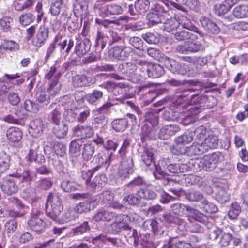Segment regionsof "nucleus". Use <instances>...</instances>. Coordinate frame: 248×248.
Wrapping results in <instances>:
<instances>
[{"instance_id":"nucleus-37","label":"nucleus","mask_w":248,"mask_h":248,"mask_svg":"<svg viewBox=\"0 0 248 248\" xmlns=\"http://www.w3.org/2000/svg\"><path fill=\"white\" fill-rule=\"evenodd\" d=\"M217 104V100L216 98L213 96H210L209 97H206L205 96V99L204 100H202V105L193 107L190 109H193L194 110H197L198 109H204L206 108H213L214 106L216 105Z\"/></svg>"},{"instance_id":"nucleus-4","label":"nucleus","mask_w":248,"mask_h":248,"mask_svg":"<svg viewBox=\"0 0 248 248\" xmlns=\"http://www.w3.org/2000/svg\"><path fill=\"white\" fill-rule=\"evenodd\" d=\"M49 204L51 210L47 213V215L53 220H55L63 211L62 201L58 194L52 193L49 194L46 206Z\"/></svg>"},{"instance_id":"nucleus-25","label":"nucleus","mask_w":248,"mask_h":248,"mask_svg":"<svg viewBox=\"0 0 248 248\" xmlns=\"http://www.w3.org/2000/svg\"><path fill=\"white\" fill-rule=\"evenodd\" d=\"M179 185V183L173 179L169 178L164 179L163 185L167 186L169 188V190L176 197H180L182 193L184 192L182 189H177Z\"/></svg>"},{"instance_id":"nucleus-62","label":"nucleus","mask_w":248,"mask_h":248,"mask_svg":"<svg viewBox=\"0 0 248 248\" xmlns=\"http://www.w3.org/2000/svg\"><path fill=\"white\" fill-rule=\"evenodd\" d=\"M108 120V118L104 115H100L93 118L92 123L94 125V127H102L107 124Z\"/></svg>"},{"instance_id":"nucleus-10","label":"nucleus","mask_w":248,"mask_h":248,"mask_svg":"<svg viewBox=\"0 0 248 248\" xmlns=\"http://www.w3.org/2000/svg\"><path fill=\"white\" fill-rule=\"evenodd\" d=\"M163 62L164 63L166 68L174 74L184 75L186 73V68L174 59L166 56L164 58Z\"/></svg>"},{"instance_id":"nucleus-32","label":"nucleus","mask_w":248,"mask_h":248,"mask_svg":"<svg viewBox=\"0 0 248 248\" xmlns=\"http://www.w3.org/2000/svg\"><path fill=\"white\" fill-rule=\"evenodd\" d=\"M68 130L67 125L62 122L54 124L52 131L56 137L61 139L63 138L67 135Z\"/></svg>"},{"instance_id":"nucleus-12","label":"nucleus","mask_w":248,"mask_h":248,"mask_svg":"<svg viewBox=\"0 0 248 248\" xmlns=\"http://www.w3.org/2000/svg\"><path fill=\"white\" fill-rule=\"evenodd\" d=\"M73 135L80 140L90 138L94 135L93 128L88 125H78L73 128Z\"/></svg>"},{"instance_id":"nucleus-61","label":"nucleus","mask_w":248,"mask_h":248,"mask_svg":"<svg viewBox=\"0 0 248 248\" xmlns=\"http://www.w3.org/2000/svg\"><path fill=\"white\" fill-rule=\"evenodd\" d=\"M19 180L23 184V186L31 187V176L30 170L24 171L21 175H19Z\"/></svg>"},{"instance_id":"nucleus-11","label":"nucleus","mask_w":248,"mask_h":248,"mask_svg":"<svg viewBox=\"0 0 248 248\" xmlns=\"http://www.w3.org/2000/svg\"><path fill=\"white\" fill-rule=\"evenodd\" d=\"M2 191L5 194L10 195L16 193L18 186L16 181L11 176L5 177L0 184Z\"/></svg>"},{"instance_id":"nucleus-40","label":"nucleus","mask_w":248,"mask_h":248,"mask_svg":"<svg viewBox=\"0 0 248 248\" xmlns=\"http://www.w3.org/2000/svg\"><path fill=\"white\" fill-rule=\"evenodd\" d=\"M193 133H194L196 135L195 139V142L202 143L204 142V139H206L207 138V130L206 128L203 126H201L196 128Z\"/></svg>"},{"instance_id":"nucleus-57","label":"nucleus","mask_w":248,"mask_h":248,"mask_svg":"<svg viewBox=\"0 0 248 248\" xmlns=\"http://www.w3.org/2000/svg\"><path fill=\"white\" fill-rule=\"evenodd\" d=\"M32 130H33L32 136L35 137H39L43 131V124L40 119H36L34 120Z\"/></svg>"},{"instance_id":"nucleus-54","label":"nucleus","mask_w":248,"mask_h":248,"mask_svg":"<svg viewBox=\"0 0 248 248\" xmlns=\"http://www.w3.org/2000/svg\"><path fill=\"white\" fill-rule=\"evenodd\" d=\"M141 159L146 166L151 165L154 160L152 150L149 148L145 149L141 155Z\"/></svg>"},{"instance_id":"nucleus-35","label":"nucleus","mask_w":248,"mask_h":248,"mask_svg":"<svg viewBox=\"0 0 248 248\" xmlns=\"http://www.w3.org/2000/svg\"><path fill=\"white\" fill-rule=\"evenodd\" d=\"M45 229V223L37 215H32V231L37 234L41 233Z\"/></svg>"},{"instance_id":"nucleus-46","label":"nucleus","mask_w":248,"mask_h":248,"mask_svg":"<svg viewBox=\"0 0 248 248\" xmlns=\"http://www.w3.org/2000/svg\"><path fill=\"white\" fill-rule=\"evenodd\" d=\"M78 122H85L90 115V109L87 107H80L77 109Z\"/></svg>"},{"instance_id":"nucleus-41","label":"nucleus","mask_w":248,"mask_h":248,"mask_svg":"<svg viewBox=\"0 0 248 248\" xmlns=\"http://www.w3.org/2000/svg\"><path fill=\"white\" fill-rule=\"evenodd\" d=\"M107 181V178L105 174H99L93 179L92 183L90 184V186L93 189L102 187L105 186Z\"/></svg>"},{"instance_id":"nucleus-1","label":"nucleus","mask_w":248,"mask_h":248,"mask_svg":"<svg viewBox=\"0 0 248 248\" xmlns=\"http://www.w3.org/2000/svg\"><path fill=\"white\" fill-rule=\"evenodd\" d=\"M164 24L165 28L168 32H171L177 30L180 26L184 29H191L195 33L199 35L201 38L203 37V34L199 31L197 27L193 26L190 20L185 16H175L170 19H166Z\"/></svg>"},{"instance_id":"nucleus-48","label":"nucleus","mask_w":248,"mask_h":248,"mask_svg":"<svg viewBox=\"0 0 248 248\" xmlns=\"http://www.w3.org/2000/svg\"><path fill=\"white\" fill-rule=\"evenodd\" d=\"M189 205L181 204L179 203H174L170 206L171 212L175 215L178 216H182L183 214L186 213L185 211H187Z\"/></svg>"},{"instance_id":"nucleus-20","label":"nucleus","mask_w":248,"mask_h":248,"mask_svg":"<svg viewBox=\"0 0 248 248\" xmlns=\"http://www.w3.org/2000/svg\"><path fill=\"white\" fill-rule=\"evenodd\" d=\"M194 32L191 29H186L179 31L174 34V38L178 41H185L187 40H194L197 39L198 37L197 34L193 33Z\"/></svg>"},{"instance_id":"nucleus-15","label":"nucleus","mask_w":248,"mask_h":248,"mask_svg":"<svg viewBox=\"0 0 248 248\" xmlns=\"http://www.w3.org/2000/svg\"><path fill=\"white\" fill-rule=\"evenodd\" d=\"M114 58L119 60H125L130 55V51L126 46H114L109 51Z\"/></svg>"},{"instance_id":"nucleus-3","label":"nucleus","mask_w":248,"mask_h":248,"mask_svg":"<svg viewBox=\"0 0 248 248\" xmlns=\"http://www.w3.org/2000/svg\"><path fill=\"white\" fill-rule=\"evenodd\" d=\"M62 74L58 71L56 66L51 67L49 71L45 75V79L49 81V87L47 90L51 95L59 93L61 89V84L59 82V78Z\"/></svg>"},{"instance_id":"nucleus-33","label":"nucleus","mask_w":248,"mask_h":248,"mask_svg":"<svg viewBox=\"0 0 248 248\" xmlns=\"http://www.w3.org/2000/svg\"><path fill=\"white\" fill-rule=\"evenodd\" d=\"M72 83L75 87L88 86L90 85L89 78L85 75H77L73 77Z\"/></svg>"},{"instance_id":"nucleus-36","label":"nucleus","mask_w":248,"mask_h":248,"mask_svg":"<svg viewBox=\"0 0 248 248\" xmlns=\"http://www.w3.org/2000/svg\"><path fill=\"white\" fill-rule=\"evenodd\" d=\"M108 43V37L102 34L101 32H98L95 39V47L99 52L102 51L107 43Z\"/></svg>"},{"instance_id":"nucleus-30","label":"nucleus","mask_w":248,"mask_h":248,"mask_svg":"<svg viewBox=\"0 0 248 248\" xmlns=\"http://www.w3.org/2000/svg\"><path fill=\"white\" fill-rule=\"evenodd\" d=\"M61 188L65 192H70L79 189L81 185L73 180H64L61 183Z\"/></svg>"},{"instance_id":"nucleus-24","label":"nucleus","mask_w":248,"mask_h":248,"mask_svg":"<svg viewBox=\"0 0 248 248\" xmlns=\"http://www.w3.org/2000/svg\"><path fill=\"white\" fill-rule=\"evenodd\" d=\"M91 206L93 209L95 207V200L92 197L79 203L77 206L76 210L80 213H86L90 211Z\"/></svg>"},{"instance_id":"nucleus-2","label":"nucleus","mask_w":248,"mask_h":248,"mask_svg":"<svg viewBox=\"0 0 248 248\" xmlns=\"http://www.w3.org/2000/svg\"><path fill=\"white\" fill-rule=\"evenodd\" d=\"M169 10L167 6L157 4L152 7L146 16L147 25L150 26L163 23L166 21L165 15Z\"/></svg>"},{"instance_id":"nucleus-23","label":"nucleus","mask_w":248,"mask_h":248,"mask_svg":"<svg viewBox=\"0 0 248 248\" xmlns=\"http://www.w3.org/2000/svg\"><path fill=\"white\" fill-rule=\"evenodd\" d=\"M6 136L8 140L12 142H17L22 138V132L18 127L12 126L6 132Z\"/></svg>"},{"instance_id":"nucleus-64","label":"nucleus","mask_w":248,"mask_h":248,"mask_svg":"<svg viewBox=\"0 0 248 248\" xmlns=\"http://www.w3.org/2000/svg\"><path fill=\"white\" fill-rule=\"evenodd\" d=\"M129 43L137 49L142 50L143 47V42L139 37L133 36L129 38Z\"/></svg>"},{"instance_id":"nucleus-56","label":"nucleus","mask_w":248,"mask_h":248,"mask_svg":"<svg viewBox=\"0 0 248 248\" xmlns=\"http://www.w3.org/2000/svg\"><path fill=\"white\" fill-rule=\"evenodd\" d=\"M135 3L136 7L139 14L145 13L149 8L150 2L148 0H137Z\"/></svg>"},{"instance_id":"nucleus-7","label":"nucleus","mask_w":248,"mask_h":248,"mask_svg":"<svg viewBox=\"0 0 248 248\" xmlns=\"http://www.w3.org/2000/svg\"><path fill=\"white\" fill-rule=\"evenodd\" d=\"M209 236L211 239L215 240L220 237V239L218 244L221 247H223L229 246L233 239L232 235L231 233L223 232L222 230L217 227H215L211 231Z\"/></svg>"},{"instance_id":"nucleus-27","label":"nucleus","mask_w":248,"mask_h":248,"mask_svg":"<svg viewBox=\"0 0 248 248\" xmlns=\"http://www.w3.org/2000/svg\"><path fill=\"white\" fill-rule=\"evenodd\" d=\"M146 72L149 77L157 78L162 76L165 71L160 65L151 63L146 69Z\"/></svg>"},{"instance_id":"nucleus-39","label":"nucleus","mask_w":248,"mask_h":248,"mask_svg":"<svg viewBox=\"0 0 248 248\" xmlns=\"http://www.w3.org/2000/svg\"><path fill=\"white\" fill-rule=\"evenodd\" d=\"M186 198L190 202L202 201L203 199V194L200 191L195 190H190L185 194Z\"/></svg>"},{"instance_id":"nucleus-28","label":"nucleus","mask_w":248,"mask_h":248,"mask_svg":"<svg viewBox=\"0 0 248 248\" xmlns=\"http://www.w3.org/2000/svg\"><path fill=\"white\" fill-rule=\"evenodd\" d=\"M136 69V65L132 62L123 63L118 67L119 72L129 77L132 76Z\"/></svg>"},{"instance_id":"nucleus-8","label":"nucleus","mask_w":248,"mask_h":248,"mask_svg":"<svg viewBox=\"0 0 248 248\" xmlns=\"http://www.w3.org/2000/svg\"><path fill=\"white\" fill-rule=\"evenodd\" d=\"M134 162L132 158L120 161L119 166L118 174L121 179L129 178L130 174L134 172Z\"/></svg>"},{"instance_id":"nucleus-34","label":"nucleus","mask_w":248,"mask_h":248,"mask_svg":"<svg viewBox=\"0 0 248 248\" xmlns=\"http://www.w3.org/2000/svg\"><path fill=\"white\" fill-rule=\"evenodd\" d=\"M82 144L83 141L78 139L74 140L71 142L69 146V151L71 155L76 157L80 155Z\"/></svg>"},{"instance_id":"nucleus-14","label":"nucleus","mask_w":248,"mask_h":248,"mask_svg":"<svg viewBox=\"0 0 248 248\" xmlns=\"http://www.w3.org/2000/svg\"><path fill=\"white\" fill-rule=\"evenodd\" d=\"M180 130V128L177 124L167 125L160 129L158 132V137L163 140L168 139L175 135Z\"/></svg>"},{"instance_id":"nucleus-51","label":"nucleus","mask_w":248,"mask_h":248,"mask_svg":"<svg viewBox=\"0 0 248 248\" xmlns=\"http://www.w3.org/2000/svg\"><path fill=\"white\" fill-rule=\"evenodd\" d=\"M205 99V96L199 97L195 94H192L191 96V99L189 101L190 105L192 106L189 109L193 112L195 115L199 112V110H194L193 109H190L193 107L199 106L200 105H202V100Z\"/></svg>"},{"instance_id":"nucleus-18","label":"nucleus","mask_w":248,"mask_h":248,"mask_svg":"<svg viewBox=\"0 0 248 248\" xmlns=\"http://www.w3.org/2000/svg\"><path fill=\"white\" fill-rule=\"evenodd\" d=\"M186 215L189 218L203 224L206 223L208 220V217L206 215L189 205L188 208H187Z\"/></svg>"},{"instance_id":"nucleus-59","label":"nucleus","mask_w":248,"mask_h":248,"mask_svg":"<svg viewBox=\"0 0 248 248\" xmlns=\"http://www.w3.org/2000/svg\"><path fill=\"white\" fill-rule=\"evenodd\" d=\"M236 2L237 0H225L219 7V13H226Z\"/></svg>"},{"instance_id":"nucleus-53","label":"nucleus","mask_w":248,"mask_h":248,"mask_svg":"<svg viewBox=\"0 0 248 248\" xmlns=\"http://www.w3.org/2000/svg\"><path fill=\"white\" fill-rule=\"evenodd\" d=\"M142 37L149 44H157L160 41L159 35L156 32H147L142 34Z\"/></svg>"},{"instance_id":"nucleus-38","label":"nucleus","mask_w":248,"mask_h":248,"mask_svg":"<svg viewBox=\"0 0 248 248\" xmlns=\"http://www.w3.org/2000/svg\"><path fill=\"white\" fill-rule=\"evenodd\" d=\"M128 126V121L125 118L115 119L112 122V127L116 132H123Z\"/></svg>"},{"instance_id":"nucleus-29","label":"nucleus","mask_w":248,"mask_h":248,"mask_svg":"<svg viewBox=\"0 0 248 248\" xmlns=\"http://www.w3.org/2000/svg\"><path fill=\"white\" fill-rule=\"evenodd\" d=\"M95 144L92 142H88L84 144L82 148V157L84 160H90L95 152Z\"/></svg>"},{"instance_id":"nucleus-31","label":"nucleus","mask_w":248,"mask_h":248,"mask_svg":"<svg viewBox=\"0 0 248 248\" xmlns=\"http://www.w3.org/2000/svg\"><path fill=\"white\" fill-rule=\"evenodd\" d=\"M174 237L170 238L167 244L161 248H192L191 243L182 241L174 242Z\"/></svg>"},{"instance_id":"nucleus-19","label":"nucleus","mask_w":248,"mask_h":248,"mask_svg":"<svg viewBox=\"0 0 248 248\" xmlns=\"http://www.w3.org/2000/svg\"><path fill=\"white\" fill-rule=\"evenodd\" d=\"M193 133L189 132L188 133L178 136L175 139L176 148H180L181 151L178 154H182L185 152V145L191 142L193 139Z\"/></svg>"},{"instance_id":"nucleus-13","label":"nucleus","mask_w":248,"mask_h":248,"mask_svg":"<svg viewBox=\"0 0 248 248\" xmlns=\"http://www.w3.org/2000/svg\"><path fill=\"white\" fill-rule=\"evenodd\" d=\"M116 217V214L104 208L98 209L93 217V220L96 222H110Z\"/></svg>"},{"instance_id":"nucleus-47","label":"nucleus","mask_w":248,"mask_h":248,"mask_svg":"<svg viewBox=\"0 0 248 248\" xmlns=\"http://www.w3.org/2000/svg\"><path fill=\"white\" fill-rule=\"evenodd\" d=\"M234 16L237 18H243L248 16V6L246 5H240L235 7L233 11Z\"/></svg>"},{"instance_id":"nucleus-49","label":"nucleus","mask_w":248,"mask_h":248,"mask_svg":"<svg viewBox=\"0 0 248 248\" xmlns=\"http://www.w3.org/2000/svg\"><path fill=\"white\" fill-rule=\"evenodd\" d=\"M108 37V45L111 46L116 43L124 42V37L122 34H119L116 32L112 31L109 32Z\"/></svg>"},{"instance_id":"nucleus-26","label":"nucleus","mask_w":248,"mask_h":248,"mask_svg":"<svg viewBox=\"0 0 248 248\" xmlns=\"http://www.w3.org/2000/svg\"><path fill=\"white\" fill-rule=\"evenodd\" d=\"M103 97V91L99 89H94L92 93L85 95L83 99L91 104H95Z\"/></svg>"},{"instance_id":"nucleus-16","label":"nucleus","mask_w":248,"mask_h":248,"mask_svg":"<svg viewBox=\"0 0 248 248\" xmlns=\"http://www.w3.org/2000/svg\"><path fill=\"white\" fill-rule=\"evenodd\" d=\"M156 130L149 122L145 123L141 127V139L142 142L155 139Z\"/></svg>"},{"instance_id":"nucleus-55","label":"nucleus","mask_w":248,"mask_h":248,"mask_svg":"<svg viewBox=\"0 0 248 248\" xmlns=\"http://www.w3.org/2000/svg\"><path fill=\"white\" fill-rule=\"evenodd\" d=\"M147 53L149 56L160 62H163L164 58L166 57L159 50L155 48H149L147 49Z\"/></svg>"},{"instance_id":"nucleus-58","label":"nucleus","mask_w":248,"mask_h":248,"mask_svg":"<svg viewBox=\"0 0 248 248\" xmlns=\"http://www.w3.org/2000/svg\"><path fill=\"white\" fill-rule=\"evenodd\" d=\"M241 211V208L238 203H232L228 214L229 217L232 219H236Z\"/></svg>"},{"instance_id":"nucleus-60","label":"nucleus","mask_w":248,"mask_h":248,"mask_svg":"<svg viewBox=\"0 0 248 248\" xmlns=\"http://www.w3.org/2000/svg\"><path fill=\"white\" fill-rule=\"evenodd\" d=\"M115 86L119 87L121 89L125 88L127 87V84L124 83H119L117 85H115V83L112 81H107L103 83L100 84L99 87L102 89H104L108 91H110L111 90L113 89Z\"/></svg>"},{"instance_id":"nucleus-45","label":"nucleus","mask_w":248,"mask_h":248,"mask_svg":"<svg viewBox=\"0 0 248 248\" xmlns=\"http://www.w3.org/2000/svg\"><path fill=\"white\" fill-rule=\"evenodd\" d=\"M137 194L140 198L146 200H154L157 197L155 192L151 189H141L137 191Z\"/></svg>"},{"instance_id":"nucleus-17","label":"nucleus","mask_w":248,"mask_h":248,"mask_svg":"<svg viewBox=\"0 0 248 248\" xmlns=\"http://www.w3.org/2000/svg\"><path fill=\"white\" fill-rule=\"evenodd\" d=\"M200 23L204 29L208 33L217 34L220 32V28L217 23L206 17H202Z\"/></svg>"},{"instance_id":"nucleus-21","label":"nucleus","mask_w":248,"mask_h":248,"mask_svg":"<svg viewBox=\"0 0 248 248\" xmlns=\"http://www.w3.org/2000/svg\"><path fill=\"white\" fill-rule=\"evenodd\" d=\"M91 42L88 39L78 40L77 41L75 52L79 57L85 55L90 49Z\"/></svg>"},{"instance_id":"nucleus-43","label":"nucleus","mask_w":248,"mask_h":248,"mask_svg":"<svg viewBox=\"0 0 248 248\" xmlns=\"http://www.w3.org/2000/svg\"><path fill=\"white\" fill-rule=\"evenodd\" d=\"M10 158L5 153H0V173L4 172L9 169Z\"/></svg>"},{"instance_id":"nucleus-42","label":"nucleus","mask_w":248,"mask_h":248,"mask_svg":"<svg viewBox=\"0 0 248 248\" xmlns=\"http://www.w3.org/2000/svg\"><path fill=\"white\" fill-rule=\"evenodd\" d=\"M91 230L90 225L87 221L83 222L79 226L72 229V232L75 235H80L89 232Z\"/></svg>"},{"instance_id":"nucleus-9","label":"nucleus","mask_w":248,"mask_h":248,"mask_svg":"<svg viewBox=\"0 0 248 248\" xmlns=\"http://www.w3.org/2000/svg\"><path fill=\"white\" fill-rule=\"evenodd\" d=\"M124 215H116L115 220L110 225L111 232L114 234H120L123 231L130 230L131 228L124 221Z\"/></svg>"},{"instance_id":"nucleus-22","label":"nucleus","mask_w":248,"mask_h":248,"mask_svg":"<svg viewBox=\"0 0 248 248\" xmlns=\"http://www.w3.org/2000/svg\"><path fill=\"white\" fill-rule=\"evenodd\" d=\"M188 169L189 166L186 164L177 163L167 165L166 163L167 175L184 172L187 171Z\"/></svg>"},{"instance_id":"nucleus-5","label":"nucleus","mask_w":248,"mask_h":248,"mask_svg":"<svg viewBox=\"0 0 248 248\" xmlns=\"http://www.w3.org/2000/svg\"><path fill=\"white\" fill-rule=\"evenodd\" d=\"M93 8L95 11L98 10L99 14L103 17L105 16L121 14L123 12V8L116 4L105 5L97 3L94 4Z\"/></svg>"},{"instance_id":"nucleus-44","label":"nucleus","mask_w":248,"mask_h":248,"mask_svg":"<svg viewBox=\"0 0 248 248\" xmlns=\"http://www.w3.org/2000/svg\"><path fill=\"white\" fill-rule=\"evenodd\" d=\"M218 140L216 135H208L202 144H204L205 148L208 150L209 149L216 148L218 146Z\"/></svg>"},{"instance_id":"nucleus-6","label":"nucleus","mask_w":248,"mask_h":248,"mask_svg":"<svg viewBox=\"0 0 248 248\" xmlns=\"http://www.w3.org/2000/svg\"><path fill=\"white\" fill-rule=\"evenodd\" d=\"M222 158V154L220 152H216L205 155L201 163L204 169L209 171L216 168Z\"/></svg>"},{"instance_id":"nucleus-63","label":"nucleus","mask_w":248,"mask_h":248,"mask_svg":"<svg viewBox=\"0 0 248 248\" xmlns=\"http://www.w3.org/2000/svg\"><path fill=\"white\" fill-rule=\"evenodd\" d=\"M140 201V198L138 196L137 193L136 195H134L133 194L128 195L123 199L124 204H125L126 202H127L128 204L132 205L138 204L139 203Z\"/></svg>"},{"instance_id":"nucleus-50","label":"nucleus","mask_w":248,"mask_h":248,"mask_svg":"<svg viewBox=\"0 0 248 248\" xmlns=\"http://www.w3.org/2000/svg\"><path fill=\"white\" fill-rule=\"evenodd\" d=\"M165 110L163 114V118L166 121H179V117L178 116V112L170 108H164Z\"/></svg>"},{"instance_id":"nucleus-52","label":"nucleus","mask_w":248,"mask_h":248,"mask_svg":"<svg viewBox=\"0 0 248 248\" xmlns=\"http://www.w3.org/2000/svg\"><path fill=\"white\" fill-rule=\"evenodd\" d=\"M13 22V18L9 16H4L0 19V30L3 32L11 31V27Z\"/></svg>"}]
</instances>
